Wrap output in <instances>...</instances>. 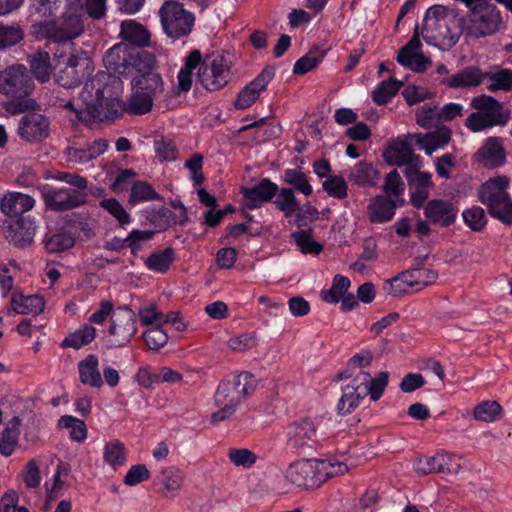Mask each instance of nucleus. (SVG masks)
<instances>
[{
	"label": "nucleus",
	"mask_w": 512,
	"mask_h": 512,
	"mask_svg": "<svg viewBox=\"0 0 512 512\" xmlns=\"http://www.w3.org/2000/svg\"><path fill=\"white\" fill-rule=\"evenodd\" d=\"M257 386L253 374L243 371L222 381L215 393V404L220 409L211 415V422L217 424L231 417L238 406Z\"/></svg>",
	"instance_id": "1"
},
{
	"label": "nucleus",
	"mask_w": 512,
	"mask_h": 512,
	"mask_svg": "<svg viewBox=\"0 0 512 512\" xmlns=\"http://www.w3.org/2000/svg\"><path fill=\"white\" fill-rule=\"evenodd\" d=\"M388 378L387 372H380L371 378L370 373L358 371L351 382L342 388V396L337 404L338 413L350 414L368 395L373 401L379 400L388 385Z\"/></svg>",
	"instance_id": "2"
},
{
	"label": "nucleus",
	"mask_w": 512,
	"mask_h": 512,
	"mask_svg": "<svg viewBox=\"0 0 512 512\" xmlns=\"http://www.w3.org/2000/svg\"><path fill=\"white\" fill-rule=\"evenodd\" d=\"M106 74L98 73L87 80L79 93L78 100L86 105V108H94L99 113V118H91L90 123L113 121L121 116L122 106L116 98L105 97Z\"/></svg>",
	"instance_id": "3"
},
{
	"label": "nucleus",
	"mask_w": 512,
	"mask_h": 512,
	"mask_svg": "<svg viewBox=\"0 0 512 512\" xmlns=\"http://www.w3.org/2000/svg\"><path fill=\"white\" fill-rule=\"evenodd\" d=\"M509 183L506 176L490 178L480 186L478 197L492 218L512 226V198L507 191Z\"/></svg>",
	"instance_id": "4"
},
{
	"label": "nucleus",
	"mask_w": 512,
	"mask_h": 512,
	"mask_svg": "<svg viewBox=\"0 0 512 512\" xmlns=\"http://www.w3.org/2000/svg\"><path fill=\"white\" fill-rule=\"evenodd\" d=\"M471 107L476 112L471 113L465 121V126L473 132H480L494 126H504L508 123L511 111L492 96L485 94L472 98Z\"/></svg>",
	"instance_id": "5"
},
{
	"label": "nucleus",
	"mask_w": 512,
	"mask_h": 512,
	"mask_svg": "<svg viewBox=\"0 0 512 512\" xmlns=\"http://www.w3.org/2000/svg\"><path fill=\"white\" fill-rule=\"evenodd\" d=\"M159 16L164 32L172 39L188 36L194 27V14L187 11L178 1L164 2L159 10Z\"/></svg>",
	"instance_id": "6"
},
{
	"label": "nucleus",
	"mask_w": 512,
	"mask_h": 512,
	"mask_svg": "<svg viewBox=\"0 0 512 512\" xmlns=\"http://www.w3.org/2000/svg\"><path fill=\"white\" fill-rule=\"evenodd\" d=\"M468 17V34L475 38L494 35L504 24L501 11L490 0H479L478 6Z\"/></svg>",
	"instance_id": "7"
},
{
	"label": "nucleus",
	"mask_w": 512,
	"mask_h": 512,
	"mask_svg": "<svg viewBox=\"0 0 512 512\" xmlns=\"http://www.w3.org/2000/svg\"><path fill=\"white\" fill-rule=\"evenodd\" d=\"M230 65L224 51L206 56L198 71L199 82L209 91L222 89L231 79Z\"/></svg>",
	"instance_id": "8"
},
{
	"label": "nucleus",
	"mask_w": 512,
	"mask_h": 512,
	"mask_svg": "<svg viewBox=\"0 0 512 512\" xmlns=\"http://www.w3.org/2000/svg\"><path fill=\"white\" fill-rule=\"evenodd\" d=\"M325 461L302 459L291 463L286 471L285 478L298 488L315 489L325 482L322 472H325Z\"/></svg>",
	"instance_id": "9"
},
{
	"label": "nucleus",
	"mask_w": 512,
	"mask_h": 512,
	"mask_svg": "<svg viewBox=\"0 0 512 512\" xmlns=\"http://www.w3.org/2000/svg\"><path fill=\"white\" fill-rule=\"evenodd\" d=\"M38 33L53 42L61 43L77 38L84 30L81 17L76 13L66 12L57 20L39 24Z\"/></svg>",
	"instance_id": "10"
},
{
	"label": "nucleus",
	"mask_w": 512,
	"mask_h": 512,
	"mask_svg": "<svg viewBox=\"0 0 512 512\" xmlns=\"http://www.w3.org/2000/svg\"><path fill=\"white\" fill-rule=\"evenodd\" d=\"M34 83L27 68L22 64H14L0 71V93L13 98L28 96Z\"/></svg>",
	"instance_id": "11"
},
{
	"label": "nucleus",
	"mask_w": 512,
	"mask_h": 512,
	"mask_svg": "<svg viewBox=\"0 0 512 512\" xmlns=\"http://www.w3.org/2000/svg\"><path fill=\"white\" fill-rule=\"evenodd\" d=\"M317 440V426L310 418L296 421L288 428L286 444L292 450L312 451Z\"/></svg>",
	"instance_id": "12"
},
{
	"label": "nucleus",
	"mask_w": 512,
	"mask_h": 512,
	"mask_svg": "<svg viewBox=\"0 0 512 512\" xmlns=\"http://www.w3.org/2000/svg\"><path fill=\"white\" fill-rule=\"evenodd\" d=\"M36 227L29 217H17L6 220L1 226L4 238L18 248H24L33 242Z\"/></svg>",
	"instance_id": "13"
},
{
	"label": "nucleus",
	"mask_w": 512,
	"mask_h": 512,
	"mask_svg": "<svg viewBox=\"0 0 512 512\" xmlns=\"http://www.w3.org/2000/svg\"><path fill=\"white\" fill-rule=\"evenodd\" d=\"M42 195L47 209L56 212L71 210L85 203L84 195L75 189L43 187Z\"/></svg>",
	"instance_id": "14"
},
{
	"label": "nucleus",
	"mask_w": 512,
	"mask_h": 512,
	"mask_svg": "<svg viewBox=\"0 0 512 512\" xmlns=\"http://www.w3.org/2000/svg\"><path fill=\"white\" fill-rule=\"evenodd\" d=\"M414 138L399 139L389 146L384 152V158L387 163L397 166H405V171L420 168L422 160L419 155L414 153L411 142Z\"/></svg>",
	"instance_id": "15"
},
{
	"label": "nucleus",
	"mask_w": 512,
	"mask_h": 512,
	"mask_svg": "<svg viewBox=\"0 0 512 512\" xmlns=\"http://www.w3.org/2000/svg\"><path fill=\"white\" fill-rule=\"evenodd\" d=\"M89 59L84 52L77 55H70L63 59L64 67L60 68L56 74L57 82L66 88L78 85L83 77L84 71L88 66Z\"/></svg>",
	"instance_id": "16"
},
{
	"label": "nucleus",
	"mask_w": 512,
	"mask_h": 512,
	"mask_svg": "<svg viewBox=\"0 0 512 512\" xmlns=\"http://www.w3.org/2000/svg\"><path fill=\"white\" fill-rule=\"evenodd\" d=\"M275 75V68L266 66L262 72L251 81L241 92L235 101L236 109H246L250 107L264 91L267 85L272 81Z\"/></svg>",
	"instance_id": "17"
},
{
	"label": "nucleus",
	"mask_w": 512,
	"mask_h": 512,
	"mask_svg": "<svg viewBox=\"0 0 512 512\" xmlns=\"http://www.w3.org/2000/svg\"><path fill=\"white\" fill-rule=\"evenodd\" d=\"M423 208L427 221L441 227H449L457 218L458 209L449 200L433 199L428 201Z\"/></svg>",
	"instance_id": "18"
},
{
	"label": "nucleus",
	"mask_w": 512,
	"mask_h": 512,
	"mask_svg": "<svg viewBox=\"0 0 512 512\" xmlns=\"http://www.w3.org/2000/svg\"><path fill=\"white\" fill-rule=\"evenodd\" d=\"M437 275V272L433 270L421 269L419 267L412 268L402 272L392 279L387 280L384 285V290L389 294L396 295L400 290H395L394 285L399 282L410 287H425L433 283L436 280Z\"/></svg>",
	"instance_id": "19"
},
{
	"label": "nucleus",
	"mask_w": 512,
	"mask_h": 512,
	"mask_svg": "<svg viewBox=\"0 0 512 512\" xmlns=\"http://www.w3.org/2000/svg\"><path fill=\"white\" fill-rule=\"evenodd\" d=\"M278 192V185L269 178H263L253 187H241L245 206L248 209L259 208L263 203L270 202Z\"/></svg>",
	"instance_id": "20"
},
{
	"label": "nucleus",
	"mask_w": 512,
	"mask_h": 512,
	"mask_svg": "<svg viewBox=\"0 0 512 512\" xmlns=\"http://www.w3.org/2000/svg\"><path fill=\"white\" fill-rule=\"evenodd\" d=\"M50 122L47 117L38 113H29L19 122V135L29 142H38L49 135Z\"/></svg>",
	"instance_id": "21"
},
{
	"label": "nucleus",
	"mask_w": 512,
	"mask_h": 512,
	"mask_svg": "<svg viewBox=\"0 0 512 512\" xmlns=\"http://www.w3.org/2000/svg\"><path fill=\"white\" fill-rule=\"evenodd\" d=\"M133 49L128 43H118L110 48L103 59L107 70L118 77L127 78Z\"/></svg>",
	"instance_id": "22"
},
{
	"label": "nucleus",
	"mask_w": 512,
	"mask_h": 512,
	"mask_svg": "<svg viewBox=\"0 0 512 512\" xmlns=\"http://www.w3.org/2000/svg\"><path fill=\"white\" fill-rule=\"evenodd\" d=\"M408 184L415 187V191L411 195V204L415 208H422L430 195L431 174L421 172L419 168L404 171Z\"/></svg>",
	"instance_id": "23"
},
{
	"label": "nucleus",
	"mask_w": 512,
	"mask_h": 512,
	"mask_svg": "<svg viewBox=\"0 0 512 512\" xmlns=\"http://www.w3.org/2000/svg\"><path fill=\"white\" fill-rule=\"evenodd\" d=\"M109 147L105 139H96L87 147L68 146L65 151L66 160L74 164H85L102 155Z\"/></svg>",
	"instance_id": "24"
},
{
	"label": "nucleus",
	"mask_w": 512,
	"mask_h": 512,
	"mask_svg": "<svg viewBox=\"0 0 512 512\" xmlns=\"http://www.w3.org/2000/svg\"><path fill=\"white\" fill-rule=\"evenodd\" d=\"M451 129L442 126L433 132L426 134L415 133L407 134V138H414V141L423 149L427 155H431L435 150L447 145L451 140Z\"/></svg>",
	"instance_id": "25"
},
{
	"label": "nucleus",
	"mask_w": 512,
	"mask_h": 512,
	"mask_svg": "<svg viewBox=\"0 0 512 512\" xmlns=\"http://www.w3.org/2000/svg\"><path fill=\"white\" fill-rule=\"evenodd\" d=\"M34 205L35 199L32 196L20 192L7 193L0 200L1 211L14 217H23L22 214L30 211Z\"/></svg>",
	"instance_id": "26"
},
{
	"label": "nucleus",
	"mask_w": 512,
	"mask_h": 512,
	"mask_svg": "<svg viewBox=\"0 0 512 512\" xmlns=\"http://www.w3.org/2000/svg\"><path fill=\"white\" fill-rule=\"evenodd\" d=\"M477 160L485 167L496 168L505 162V149L496 137H490L476 153Z\"/></svg>",
	"instance_id": "27"
},
{
	"label": "nucleus",
	"mask_w": 512,
	"mask_h": 512,
	"mask_svg": "<svg viewBox=\"0 0 512 512\" xmlns=\"http://www.w3.org/2000/svg\"><path fill=\"white\" fill-rule=\"evenodd\" d=\"M10 304L16 314L35 317L44 310L45 300L38 294L24 295L20 292H14Z\"/></svg>",
	"instance_id": "28"
},
{
	"label": "nucleus",
	"mask_w": 512,
	"mask_h": 512,
	"mask_svg": "<svg viewBox=\"0 0 512 512\" xmlns=\"http://www.w3.org/2000/svg\"><path fill=\"white\" fill-rule=\"evenodd\" d=\"M155 482L163 486L159 493L165 498L176 497L184 482L183 473L176 467L163 469L155 478Z\"/></svg>",
	"instance_id": "29"
},
{
	"label": "nucleus",
	"mask_w": 512,
	"mask_h": 512,
	"mask_svg": "<svg viewBox=\"0 0 512 512\" xmlns=\"http://www.w3.org/2000/svg\"><path fill=\"white\" fill-rule=\"evenodd\" d=\"M398 203L393 198L383 195L376 196L368 206L369 219L372 223H383L391 220Z\"/></svg>",
	"instance_id": "30"
},
{
	"label": "nucleus",
	"mask_w": 512,
	"mask_h": 512,
	"mask_svg": "<svg viewBox=\"0 0 512 512\" xmlns=\"http://www.w3.org/2000/svg\"><path fill=\"white\" fill-rule=\"evenodd\" d=\"M98 365V358L93 354L88 355L78 363L79 377L82 384L94 388H100L103 385Z\"/></svg>",
	"instance_id": "31"
},
{
	"label": "nucleus",
	"mask_w": 512,
	"mask_h": 512,
	"mask_svg": "<svg viewBox=\"0 0 512 512\" xmlns=\"http://www.w3.org/2000/svg\"><path fill=\"white\" fill-rule=\"evenodd\" d=\"M155 56L147 51H136L133 49L129 68L127 69V78L135 76H144L155 71Z\"/></svg>",
	"instance_id": "32"
},
{
	"label": "nucleus",
	"mask_w": 512,
	"mask_h": 512,
	"mask_svg": "<svg viewBox=\"0 0 512 512\" xmlns=\"http://www.w3.org/2000/svg\"><path fill=\"white\" fill-rule=\"evenodd\" d=\"M484 81V73L476 66H469L444 81L451 88L478 86Z\"/></svg>",
	"instance_id": "33"
},
{
	"label": "nucleus",
	"mask_w": 512,
	"mask_h": 512,
	"mask_svg": "<svg viewBox=\"0 0 512 512\" xmlns=\"http://www.w3.org/2000/svg\"><path fill=\"white\" fill-rule=\"evenodd\" d=\"M120 36L126 42L138 46H147L150 42L149 32L134 20H126L121 23Z\"/></svg>",
	"instance_id": "34"
},
{
	"label": "nucleus",
	"mask_w": 512,
	"mask_h": 512,
	"mask_svg": "<svg viewBox=\"0 0 512 512\" xmlns=\"http://www.w3.org/2000/svg\"><path fill=\"white\" fill-rule=\"evenodd\" d=\"M142 324L147 326L142 337L150 349L157 350L167 343L170 332L166 324L162 322H142Z\"/></svg>",
	"instance_id": "35"
},
{
	"label": "nucleus",
	"mask_w": 512,
	"mask_h": 512,
	"mask_svg": "<svg viewBox=\"0 0 512 512\" xmlns=\"http://www.w3.org/2000/svg\"><path fill=\"white\" fill-rule=\"evenodd\" d=\"M380 177L379 171L371 162L360 161L350 173L349 179L357 185L376 186Z\"/></svg>",
	"instance_id": "36"
},
{
	"label": "nucleus",
	"mask_w": 512,
	"mask_h": 512,
	"mask_svg": "<svg viewBox=\"0 0 512 512\" xmlns=\"http://www.w3.org/2000/svg\"><path fill=\"white\" fill-rule=\"evenodd\" d=\"M131 85L133 89H138L154 97H157L164 91L163 80L156 71L144 76L133 77V79H131Z\"/></svg>",
	"instance_id": "37"
},
{
	"label": "nucleus",
	"mask_w": 512,
	"mask_h": 512,
	"mask_svg": "<svg viewBox=\"0 0 512 512\" xmlns=\"http://www.w3.org/2000/svg\"><path fill=\"white\" fill-rule=\"evenodd\" d=\"M28 62L31 72L34 74L37 80L45 83L50 79L52 68L48 52L37 51L28 56Z\"/></svg>",
	"instance_id": "38"
},
{
	"label": "nucleus",
	"mask_w": 512,
	"mask_h": 512,
	"mask_svg": "<svg viewBox=\"0 0 512 512\" xmlns=\"http://www.w3.org/2000/svg\"><path fill=\"white\" fill-rule=\"evenodd\" d=\"M21 419L14 416L8 423V426L3 430L0 438V453L6 457L10 456L15 446L18 443L20 434Z\"/></svg>",
	"instance_id": "39"
},
{
	"label": "nucleus",
	"mask_w": 512,
	"mask_h": 512,
	"mask_svg": "<svg viewBox=\"0 0 512 512\" xmlns=\"http://www.w3.org/2000/svg\"><path fill=\"white\" fill-rule=\"evenodd\" d=\"M274 204L278 210L284 213L286 217H291L301 211L299 201L296 199L295 192L292 188L278 187Z\"/></svg>",
	"instance_id": "40"
},
{
	"label": "nucleus",
	"mask_w": 512,
	"mask_h": 512,
	"mask_svg": "<svg viewBox=\"0 0 512 512\" xmlns=\"http://www.w3.org/2000/svg\"><path fill=\"white\" fill-rule=\"evenodd\" d=\"M135 322H111L108 333L111 339V345L121 347L127 344L131 337L136 333Z\"/></svg>",
	"instance_id": "41"
},
{
	"label": "nucleus",
	"mask_w": 512,
	"mask_h": 512,
	"mask_svg": "<svg viewBox=\"0 0 512 512\" xmlns=\"http://www.w3.org/2000/svg\"><path fill=\"white\" fill-rule=\"evenodd\" d=\"M488 80L487 89L490 92L512 90V70L507 68L498 69L495 72H485L484 80Z\"/></svg>",
	"instance_id": "42"
},
{
	"label": "nucleus",
	"mask_w": 512,
	"mask_h": 512,
	"mask_svg": "<svg viewBox=\"0 0 512 512\" xmlns=\"http://www.w3.org/2000/svg\"><path fill=\"white\" fill-rule=\"evenodd\" d=\"M154 98L143 91L134 89L124 109L134 115L146 114L152 110Z\"/></svg>",
	"instance_id": "43"
},
{
	"label": "nucleus",
	"mask_w": 512,
	"mask_h": 512,
	"mask_svg": "<svg viewBox=\"0 0 512 512\" xmlns=\"http://www.w3.org/2000/svg\"><path fill=\"white\" fill-rule=\"evenodd\" d=\"M282 180L285 184L291 186L294 191L310 196L313 192L308 178L300 169H286L283 171Z\"/></svg>",
	"instance_id": "44"
},
{
	"label": "nucleus",
	"mask_w": 512,
	"mask_h": 512,
	"mask_svg": "<svg viewBox=\"0 0 512 512\" xmlns=\"http://www.w3.org/2000/svg\"><path fill=\"white\" fill-rule=\"evenodd\" d=\"M96 336V329L90 325L84 324L80 329L70 333L61 343L63 348L71 347L80 349L82 346L91 343Z\"/></svg>",
	"instance_id": "45"
},
{
	"label": "nucleus",
	"mask_w": 512,
	"mask_h": 512,
	"mask_svg": "<svg viewBox=\"0 0 512 512\" xmlns=\"http://www.w3.org/2000/svg\"><path fill=\"white\" fill-rule=\"evenodd\" d=\"M403 86L402 81L391 77L382 81L372 92V99L377 105L387 104Z\"/></svg>",
	"instance_id": "46"
},
{
	"label": "nucleus",
	"mask_w": 512,
	"mask_h": 512,
	"mask_svg": "<svg viewBox=\"0 0 512 512\" xmlns=\"http://www.w3.org/2000/svg\"><path fill=\"white\" fill-rule=\"evenodd\" d=\"M503 408L493 400H486L477 404L473 409L475 420L483 422H494L502 417Z\"/></svg>",
	"instance_id": "47"
},
{
	"label": "nucleus",
	"mask_w": 512,
	"mask_h": 512,
	"mask_svg": "<svg viewBox=\"0 0 512 512\" xmlns=\"http://www.w3.org/2000/svg\"><path fill=\"white\" fill-rule=\"evenodd\" d=\"M23 38L24 31L20 25L0 22V51L16 46Z\"/></svg>",
	"instance_id": "48"
},
{
	"label": "nucleus",
	"mask_w": 512,
	"mask_h": 512,
	"mask_svg": "<svg viewBox=\"0 0 512 512\" xmlns=\"http://www.w3.org/2000/svg\"><path fill=\"white\" fill-rule=\"evenodd\" d=\"M416 123L424 128L430 129L440 123L439 107L432 103H425L415 111Z\"/></svg>",
	"instance_id": "49"
},
{
	"label": "nucleus",
	"mask_w": 512,
	"mask_h": 512,
	"mask_svg": "<svg viewBox=\"0 0 512 512\" xmlns=\"http://www.w3.org/2000/svg\"><path fill=\"white\" fill-rule=\"evenodd\" d=\"M174 259V250L170 247H167L162 251L151 254L147 258L145 264L150 270L165 273L166 271H168Z\"/></svg>",
	"instance_id": "50"
},
{
	"label": "nucleus",
	"mask_w": 512,
	"mask_h": 512,
	"mask_svg": "<svg viewBox=\"0 0 512 512\" xmlns=\"http://www.w3.org/2000/svg\"><path fill=\"white\" fill-rule=\"evenodd\" d=\"M373 360V355L369 351H362L353 357H351L348 361L347 368L344 371L339 372L336 375V380L348 379L357 374L355 370L357 368H364L370 366Z\"/></svg>",
	"instance_id": "51"
},
{
	"label": "nucleus",
	"mask_w": 512,
	"mask_h": 512,
	"mask_svg": "<svg viewBox=\"0 0 512 512\" xmlns=\"http://www.w3.org/2000/svg\"><path fill=\"white\" fill-rule=\"evenodd\" d=\"M350 287V280L342 275H336L330 289L321 292V297L329 303H337Z\"/></svg>",
	"instance_id": "52"
},
{
	"label": "nucleus",
	"mask_w": 512,
	"mask_h": 512,
	"mask_svg": "<svg viewBox=\"0 0 512 512\" xmlns=\"http://www.w3.org/2000/svg\"><path fill=\"white\" fill-rule=\"evenodd\" d=\"M61 428L70 429V437L76 442H82L87 437V427L83 420L70 415L62 416L58 421Z\"/></svg>",
	"instance_id": "53"
},
{
	"label": "nucleus",
	"mask_w": 512,
	"mask_h": 512,
	"mask_svg": "<svg viewBox=\"0 0 512 512\" xmlns=\"http://www.w3.org/2000/svg\"><path fill=\"white\" fill-rule=\"evenodd\" d=\"M291 237L303 254L318 255L323 250L322 244L312 239L310 231H296L292 233Z\"/></svg>",
	"instance_id": "54"
},
{
	"label": "nucleus",
	"mask_w": 512,
	"mask_h": 512,
	"mask_svg": "<svg viewBox=\"0 0 512 512\" xmlns=\"http://www.w3.org/2000/svg\"><path fill=\"white\" fill-rule=\"evenodd\" d=\"M160 195L145 181H135L131 187L129 203L136 204L140 201L160 200Z\"/></svg>",
	"instance_id": "55"
},
{
	"label": "nucleus",
	"mask_w": 512,
	"mask_h": 512,
	"mask_svg": "<svg viewBox=\"0 0 512 512\" xmlns=\"http://www.w3.org/2000/svg\"><path fill=\"white\" fill-rule=\"evenodd\" d=\"M462 217L468 227L474 232H480L487 224V217L483 208L473 206L463 211Z\"/></svg>",
	"instance_id": "56"
},
{
	"label": "nucleus",
	"mask_w": 512,
	"mask_h": 512,
	"mask_svg": "<svg viewBox=\"0 0 512 512\" xmlns=\"http://www.w3.org/2000/svg\"><path fill=\"white\" fill-rule=\"evenodd\" d=\"M228 459L235 466L250 468L256 463L258 457L250 449L231 448L228 450Z\"/></svg>",
	"instance_id": "57"
},
{
	"label": "nucleus",
	"mask_w": 512,
	"mask_h": 512,
	"mask_svg": "<svg viewBox=\"0 0 512 512\" xmlns=\"http://www.w3.org/2000/svg\"><path fill=\"white\" fill-rule=\"evenodd\" d=\"M104 459L110 466L123 465L125 463V446L119 440H113L105 445Z\"/></svg>",
	"instance_id": "58"
},
{
	"label": "nucleus",
	"mask_w": 512,
	"mask_h": 512,
	"mask_svg": "<svg viewBox=\"0 0 512 512\" xmlns=\"http://www.w3.org/2000/svg\"><path fill=\"white\" fill-rule=\"evenodd\" d=\"M64 109L69 110L76 114L77 119L80 122L89 124L91 118H99L100 114L96 113L97 110L94 108H86L78 98L66 101L61 105Z\"/></svg>",
	"instance_id": "59"
},
{
	"label": "nucleus",
	"mask_w": 512,
	"mask_h": 512,
	"mask_svg": "<svg viewBox=\"0 0 512 512\" xmlns=\"http://www.w3.org/2000/svg\"><path fill=\"white\" fill-rule=\"evenodd\" d=\"M404 188L405 184L396 169L387 174L383 185L384 196L394 197L397 201L398 197L404 192Z\"/></svg>",
	"instance_id": "60"
},
{
	"label": "nucleus",
	"mask_w": 512,
	"mask_h": 512,
	"mask_svg": "<svg viewBox=\"0 0 512 512\" xmlns=\"http://www.w3.org/2000/svg\"><path fill=\"white\" fill-rule=\"evenodd\" d=\"M432 462L436 464L438 473L458 474L461 465L455 459V456L448 453H438L432 457Z\"/></svg>",
	"instance_id": "61"
},
{
	"label": "nucleus",
	"mask_w": 512,
	"mask_h": 512,
	"mask_svg": "<svg viewBox=\"0 0 512 512\" xmlns=\"http://www.w3.org/2000/svg\"><path fill=\"white\" fill-rule=\"evenodd\" d=\"M323 59V54L320 52L310 51L305 56L296 61L293 67V73L303 75L315 69Z\"/></svg>",
	"instance_id": "62"
},
{
	"label": "nucleus",
	"mask_w": 512,
	"mask_h": 512,
	"mask_svg": "<svg viewBox=\"0 0 512 512\" xmlns=\"http://www.w3.org/2000/svg\"><path fill=\"white\" fill-rule=\"evenodd\" d=\"M73 245L74 238L66 232L54 234L45 242L46 249L51 253L65 251L71 248Z\"/></svg>",
	"instance_id": "63"
},
{
	"label": "nucleus",
	"mask_w": 512,
	"mask_h": 512,
	"mask_svg": "<svg viewBox=\"0 0 512 512\" xmlns=\"http://www.w3.org/2000/svg\"><path fill=\"white\" fill-rule=\"evenodd\" d=\"M322 186L329 196L337 199H343L347 196V184L340 176H329Z\"/></svg>",
	"instance_id": "64"
}]
</instances>
